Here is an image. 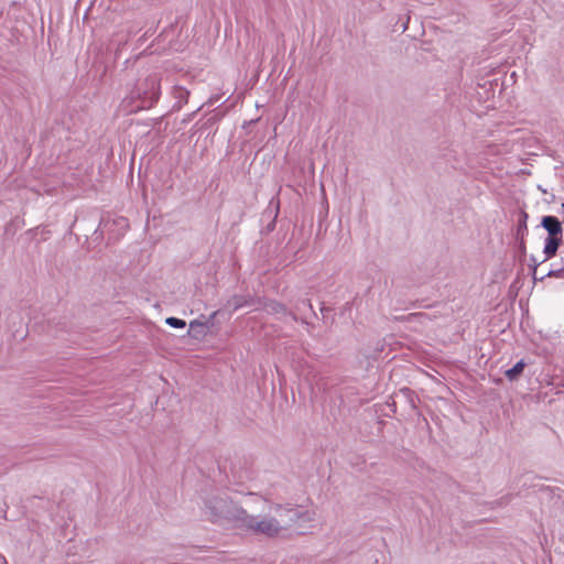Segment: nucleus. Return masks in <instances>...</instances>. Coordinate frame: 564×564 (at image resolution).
<instances>
[{"label":"nucleus","mask_w":564,"mask_h":564,"mask_svg":"<svg viewBox=\"0 0 564 564\" xmlns=\"http://www.w3.org/2000/svg\"><path fill=\"white\" fill-rule=\"evenodd\" d=\"M295 310L300 313L304 312V310H308L312 313L313 317H317V314L314 311L311 301L307 299L297 301V303L295 304Z\"/></svg>","instance_id":"2eb2a0df"},{"label":"nucleus","mask_w":564,"mask_h":564,"mask_svg":"<svg viewBox=\"0 0 564 564\" xmlns=\"http://www.w3.org/2000/svg\"><path fill=\"white\" fill-rule=\"evenodd\" d=\"M532 276H533L534 281L540 280L539 276H536V274L532 275Z\"/></svg>","instance_id":"393cba45"},{"label":"nucleus","mask_w":564,"mask_h":564,"mask_svg":"<svg viewBox=\"0 0 564 564\" xmlns=\"http://www.w3.org/2000/svg\"><path fill=\"white\" fill-rule=\"evenodd\" d=\"M199 110H200V107H198V108H197L195 111H193L192 113L187 115V116L183 119V122H185V123H186V122H189V121L194 118V116L196 115V112H197V111H199Z\"/></svg>","instance_id":"5701e85b"},{"label":"nucleus","mask_w":564,"mask_h":564,"mask_svg":"<svg viewBox=\"0 0 564 564\" xmlns=\"http://www.w3.org/2000/svg\"><path fill=\"white\" fill-rule=\"evenodd\" d=\"M207 329L208 325L206 323L194 319L189 323L187 335L192 338L199 339L206 336Z\"/></svg>","instance_id":"f8f14e48"},{"label":"nucleus","mask_w":564,"mask_h":564,"mask_svg":"<svg viewBox=\"0 0 564 564\" xmlns=\"http://www.w3.org/2000/svg\"><path fill=\"white\" fill-rule=\"evenodd\" d=\"M560 254H561L560 263H561L562 265H564V248L560 251Z\"/></svg>","instance_id":"b1692460"},{"label":"nucleus","mask_w":564,"mask_h":564,"mask_svg":"<svg viewBox=\"0 0 564 564\" xmlns=\"http://www.w3.org/2000/svg\"><path fill=\"white\" fill-rule=\"evenodd\" d=\"M200 511L205 520L219 525L238 528L245 509L225 492H206L202 496Z\"/></svg>","instance_id":"f257e3e1"},{"label":"nucleus","mask_w":564,"mask_h":564,"mask_svg":"<svg viewBox=\"0 0 564 564\" xmlns=\"http://www.w3.org/2000/svg\"><path fill=\"white\" fill-rule=\"evenodd\" d=\"M529 214L524 209H520L518 214L517 226L513 232L514 238H525L528 236Z\"/></svg>","instance_id":"9d476101"},{"label":"nucleus","mask_w":564,"mask_h":564,"mask_svg":"<svg viewBox=\"0 0 564 564\" xmlns=\"http://www.w3.org/2000/svg\"><path fill=\"white\" fill-rule=\"evenodd\" d=\"M271 510L274 512V517L282 530H288L300 521L306 522L311 520L308 512L303 511L299 506L292 507L291 505L276 503L271 507Z\"/></svg>","instance_id":"20e7f679"},{"label":"nucleus","mask_w":564,"mask_h":564,"mask_svg":"<svg viewBox=\"0 0 564 564\" xmlns=\"http://www.w3.org/2000/svg\"><path fill=\"white\" fill-rule=\"evenodd\" d=\"M545 278L564 279V265L561 264L560 268L551 269L546 274L540 278V281H543Z\"/></svg>","instance_id":"a211bd4d"},{"label":"nucleus","mask_w":564,"mask_h":564,"mask_svg":"<svg viewBox=\"0 0 564 564\" xmlns=\"http://www.w3.org/2000/svg\"><path fill=\"white\" fill-rule=\"evenodd\" d=\"M173 96L175 98V102L172 107V111H178L183 107V105L188 102L189 91L181 86H175Z\"/></svg>","instance_id":"9b49d317"},{"label":"nucleus","mask_w":564,"mask_h":564,"mask_svg":"<svg viewBox=\"0 0 564 564\" xmlns=\"http://www.w3.org/2000/svg\"><path fill=\"white\" fill-rule=\"evenodd\" d=\"M251 302L252 301L250 296L247 297L245 295L235 294L227 301V306L230 307L234 312H236L246 305H250Z\"/></svg>","instance_id":"4468645a"},{"label":"nucleus","mask_w":564,"mask_h":564,"mask_svg":"<svg viewBox=\"0 0 564 564\" xmlns=\"http://www.w3.org/2000/svg\"><path fill=\"white\" fill-rule=\"evenodd\" d=\"M540 225L547 231V237L563 236V226L556 216H543Z\"/></svg>","instance_id":"1a4fd4ad"},{"label":"nucleus","mask_w":564,"mask_h":564,"mask_svg":"<svg viewBox=\"0 0 564 564\" xmlns=\"http://www.w3.org/2000/svg\"><path fill=\"white\" fill-rule=\"evenodd\" d=\"M117 227L120 231H126L129 228V221L126 217H117L111 219L109 216L100 217L98 226L93 231V238L95 241H99L104 238L105 231H113Z\"/></svg>","instance_id":"39448f33"},{"label":"nucleus","mask_w":564,"mask_h":564,"mask_svg":"<svg viewBox=\"0 0 564 564\" xmlns=\"http://www.w3.org/2000/svg\"><path fill=\"white\" fill-rule=\"evenodd\" d=\"M165 323L173 328L182 329L186 327V322L184 319L174 316L167 317Z\"/></svg>","instance_id":"6ab92c4d"},{"label":"nucleus","mask_w":564,"mask_h":564,"mask_svg":"<svg viewBox=\"0 0 564 564\" xmlns=\"http://www.w3.org/2000/svg\"><path fill=\"white\" fill-rule=\"evenodd\" d=\"M221 119V115L219 113H214L213 116H210L204 123V126L206 128H209V127H213L214 124H216L219 120Z\"/></svg>","instance_id":"aec40b11"},{"label":"nucleus","mask_w":564,"mask_h":564,"mask_svg":"<svg viewBox=\"0 0 564 564\" xmlns=\"http://www.w3.org/2000/svg\"><path fill=\"white\" fill-rule=\"evenodd\" d=\"M217 314H218V311H215V312H213V313L208 316V318L206 319V322H205V323L208 325V328H210V327H213V326H214V319H215V317H216V315H217Z\"/></svg>","instance_id":"4be33fe9"},{"label":"nucleus","mask_w":564,"mask_h":564,"mask_svg":"<svg viewBox=\"0 0 564 564\" xmlns=\"http://www.w3.org/2000/svg\"><path fill=\"white\" fill-rule=\"evenodd\" d=\"M265 307L269 313L280 315V319L290 316L294 322L300 321L302 324L307 326L311 325L305 318H299L295 313L289 311L288 307L281 302L272 300L265 305Z\"/></svg>","instance_id":"0eeeda50"},{"label":"nucleus","mask_w":564,"mask_h":564,"mask_svg":"<svg viewBox=\"0 0 564 564\" xmlns=\"http://www.w3.org/2000/svg\"><path fill=\"white\" fill-rule=\"evenodd\" d=\"M527 367V362L523 359H520L514 366L505 370V377L510 381H517L522 375Z\"/></svg>","instance_id":"ddd939ff"},{"label":"nucleus","mask_w":564,"mask_h":564,"mask_svg":"<svg viewBox=\"0 0 564 564\" xmlns=\"http://www.w3.org/2000/svg\"><path fill=\"white\" fill-rule=\"evenodd\" d=\"M161 96V78L156 73L137 79L124 101L130 112L151 109Z\"/></svg>","instance_id":"f03ea898"},{"label":"nucleus","mask_w":564,"mask_h":564,"mask_svg":"<svg viewBox=\"0 0 564 564\" xmlns=\"http://www.w3.org/2000/svg\"><path fill=\"white\" fill-rule=\"evenodd\" d=\"M78 221H79V218H78V217H76V218H75V221H74V225H75L76 223H78Z\"/></svg>","instance_id":"a878e982"},{"label":"nucleus","mask_w":564,"mask_h":564,"mask_svg":"<svg viewBox=\"0 0 564 564\" xmlns=\"http://www.w3.org/2000/svg\"><path fill=\"white\" fill-rule=\"evenodd\" d=\"M543 263L542 261L541 262H538L535 257L534 256H530V269H531V272H532V275H535L536 271H538V267Z\"/></svg>","instance_id":"412c9836"},{"label":"nucleus","mask_w":564,"mask_h":564,"mask_svg":"<svg viewBox=\"0 0 564 564\" xmlns=\"http://www.w3.org/2000/svg\"><path fill=\"white\" fill-rule=\"evenodd\" d=\"M238 529L252 531L257 534H262L268 538L276 536L282 531V528L280 527V523L275 517L258 520L256 517L249 514L246 510L245 516H242L240 520Z\"/></svg>","instance_id":"7ed1b4c3"},{"label":"nucleus","mask_w":564,"mask_h":564,"mask_svg":"<svg viewBox=\"0 0 564 564\" xmlns=\"http://www.w3.org/2000/svg\"><path fill=\"white\" fill-rule=\"evenodd\" d=\"M400 393H402L406 398V400L412 409H416L415 402L417 400V397L414 393V391H412L410 388H402L400 390Z\"/></svg>","instance_id":"dca6fc26"},{"label":"nucleus","mask_w":564,"mask_h":564,"mask_svg":"<svg viewBox=\"0 0 564 564\" xmlns=\"http://www.w3.org/2000/svg\"><path fill=\"white\" fill-rule=\"evenodd\" d=\"M516 248L519 254L520 260H523L527 257V241L525 238H514Z\"/></svg>","instance_id":"f3484780"},{"label":"nucleus","mask_w":564,"mask_h":564,"mask_svg":"<svg viewBox=\"0 0 564 564\" xmlns=\"http://www.w3.org/2000/svg\"><path fill=\"white\" fill-rule=\"evenodd\" d=\"M563 248H564L563 236L546 237L544 239V247H543L544 259L542 260V262H545V261L552 259L553 257H555L557 251L560 249L562 250Z\"/></svg>","instance_id":"6e6552de"},{"label":"nucleus","mask_w":564,"mask_h":564,"mask_svg":"<svg viewBox=\"0 0 564 564\" xmlns=\"http://www.w3.org/2000/svg\"><path fill=\"white\" fill-rule=\"evenodd\" d=\"M279 212L280 199L278 197H272L269 202V206L261 214V221L268 220V224L262 230L263 232L270 234L274 230Z\"/></svg>","instance_id":"423d86ee"}]
</instances>
